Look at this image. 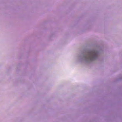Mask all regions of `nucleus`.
I'll return each mask as SVG.
<instances>
[{"mask_svg": "<svg viewBox=\"0 0 122 122\" xmlns=\"http://www.w3.org/2000/svg\"><path fill=\"white\" fill-rule=\"evenodd\" d=\"M97 57L96 53L95 51H92L91 52L89 58L91 60H93L95 59Z\"/></svg>", "mask_w": 122, "mask_h": 122, "instance_id": "nucleus-1", "label": "nucleus"}]
</instances>
